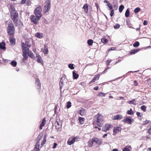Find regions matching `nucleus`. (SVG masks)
I'll return each mask as SVG.
<instances>
[{
	"mask_svg": "<svg viewBox=\"0 0 151 151\" xmlns=\"http://www.w3.org/2000/svg\"><path fill=\"white\" fill-rule=\"evenodd\" d=\"M35 84L37 86V89H40L41 87V83L39 79H36Z\"/></svg>",
	"mask_w": 151,
	"mask_h": 151,
	"instance_id": "obj_15",
	"label": "nucleus"
},
{
	"mask_svg": "<svg viewBox=\"0 0 151 151\" xmlns=\"http://www.w3.org/2000/svg\"><path fill=\"white\" fill-rule=\"evenodd\" d=\"M34 150V151H39L40 149L37 148H35Z\"/></svg>",
	"mask_w": 151,
	"mask_h": 151,
	"instance_id": "obj_61",
	"label": "nucleus"
},
{
	"mask_svg": "<svg viewBox=\"0 0 151 151\" xmlns=\"http://www.w3.org/2000/svg\"><path fill=\"white\" fill-rule=\"evenodd\" d=\"M7 31L9 35H11L14 34L15 32L14 27L12 23H9L7 27Z\"/></svg>",
	"mask_w": 151,
	"mask_h": 151,
	"instance_id": "obj_4",
	"label": "nucleus"
},
{
	"mask_svg": "<svg viewBox=\"0 0 151 151\" xmlns=\"http://www.w3.org/2000/svg\"><path fill=\"white\" fill-rule=\"evenodd\" d=\"M106 93H105L103 92H101L100 93L98 96H106Z\"/></svg>",
	"mask_w": 151,
	"mask_h": 151,
	"instance_id": "obj_40",
	"label": "nucleus"
},
{
	"mask_svg": "<svg viewBox=\"0 0 151 151\" xmlns=\"http://www.w3.org/2000/svg\"><path fill=\"white\" fill-rule=\"evenodd\" d=\"M120 27V25L119 24H115L114 26V27L115 29H118Z\"/></svg>",
	"mask_w": 151,
	"mask_h": 151,
	"instance_id": "obj_47",
	"label": "nucleus"
},
{
	"mask_svg": "<svg viewBox=\"0 0 151 151\" xmlns=\"http://www.w3.org/2000/svg\"><path fill=\"white\" fill-rule=\"evenodd\" d=\"M45 46V48L43 49V50H42V51L44 54H48V51L47 49V48H46L45 47V45H44Z\"/></svg>",
	"mask_w": 151,
	"mask_h": 151,
	"instance_id": "obj_30",
	"label": "nucleus"
},
{
	"mask_svg": "<svg viewBox=\"0 0 151 151\" xmlns=\"http://www.w3.org/2000/svg\"><path fill=\"white\" fill-rule=\"evenodd\" d=\"M70 140V139H69L67 141V144L69 145H71L73 144L75 142V140H74L73 138L71 140Z\"/></svg>",
	"mask_w": 151,
	"mask_h": 151,
	"instance_id": "obj_26",
	"label": "nucleus"
},
{
	"mask_svg": "<svg viewBox=\"0 0 151 151\" xmlns=\"http://www.w3.org/2000/svg\"><path fill=\"white\" fill-rule=\"evenodd\" d=\"M121 130V128L120 127H116L114 128L113 130V134L114 135L118 132H119Z\"/></svg>",
	"mask_w": 151,
	"mask_h": 151,
	"instance_id": "obj_11",
	"label": "nucleus"
},
{
	"mask_svg": "<svg viewBox=\"0 0 151 151\" xmlns=\"http://www.w3.org/2000/svg\"><path fill=\"white\" fill-rule=\"evenodd\" d=\"M140 10H134V12L135 13H137Z\"/></svg>",
	"mask_w": 151,
	"mask_h": 151,
	"instance_id": "obj_63",
	"label": "nucleus"
},
{
	"mask_svg": "<svg viewBox=\"0 0 151 151\" xmlns=\"http://www.w3.org/2000/svg\"><path fill=\"white\" fill-rule=\"evenodd\" d=\"M136 114L138 116H140V113L139 112H137V113H136Z\"/></svg>",
	"mask_w": 151,
	"mask_h": 151,
	"instance_id": "obj_62",
	"label": "nucleus"
},
{
	"mask_svg": "<svg viewBox=\"0 0 151 151\" xmlns=\"http://www.w3.org/2000/svg\"><path fill=\"white\" fill-rule=\"evenodd\" d=\"M36 61L39 63H40L42 65H43V62L41 57L37 53H35Z\"/></svg>",
	"mask_w": 151,
	"mask_h": 151,
	"instance_id": "obj_6",
	"label": "nucleus"
},
{
	"mask_svg": "<svg viewBox=\"0 0 151 151\" xmlns=\"http://www.w3.org/2000/svg\"><path fill=\"white\" fill-rule=\"evenodd\" d=\"M139 45V42L138 41H136L133 44V46L135 47H137Z\"/></svg>",
	"mask_w": 151,
	"mask_h": 151,
	"instance_id": "obj_32",
	"label": "nucleus"
},
{
	"mask_svg": "<svg viewBox=\"0 0 151 151\" xmlns=\"http://www.w3.org/2000/svg\"><path fill=\"white\" fill-rule=\"evenodd\" d=\"M42 10H35L34 13L35 16L40 19L42 16L41 11Z\"/></svg>",
	"mask_w": 151,
	"mask_h": 151,
	"instance_id": "obj_10",
	"label": "nucleus"
},
{
	"mask_svg": "<svg viewBox=\"0 0 151 151\" xmlns=\"http://www.w3.org/2000/svg\"><path fill=\"white\" fill-rule=\"evenodd\" d=\"M10 43L12 45H14L15 44V39L14 37H10L9 39Z\"/></svg>",
	"mask_w": 151,
	"mask_h": 151,
	"instance_id": "obj_21",
	"label": "nucleus"
},
{
	"mask_svg": "<svg viewBox=\"0 0 151 151\" xmlns=\"http://www.w3.org/2000/svg\"><path fill=\"white\" fill-rule=\"evenodd\" d=\"M22 49L23 50L22 55L23 57V61H24V60H27L28 58V57L27 55V53L28 51L27 49H26V46L24 43H22Z\"/></svg>",
	"mask_w": 151,
	"mask_h": 151,
	"instance_id": "obj_3",
	"label": "nucleus"
},
{
	"mask_svg": "<svg viewBox=\"0 0 151 151\" xmlns=\"http://www.w3.org/2000/svg\"><path fill=\"white\" fill-rule=\"evenodd\" d=\"M44 7H45L46 9H49L50 8V2H48L44 6Z\"/></svg>",
	"mask_w": 151,
	"mask_h": 151,
	"instance_id": "obj_31",
	"label": "nucleus"
},
{
	"mask_svg": "<svg viewBox=\"0 0 151 151\" xmlns=\"http://www.w3.org/2000/svg\"><path fill=\"white\" fill-rule=\"evenodd\" d=\"M88 5L87 4H86L83 6V8L84 9H88Z\"/></svg>",
	"mask_w": 151,
	"mask_h": 151,
	"instance_id": "obj_43",
	"label": "nucleus"
},
{
	"mask_svg": "<svg viewBox=\"0 0 151 151\" xmlns=\"http://www.w3.org/2000/svg\"><path fill=\"white\" fill-rule=\"evenodd\" d=\"M73 78L74 79H76L78 78L79 75L76 73L74 71L73 72Z\"/></svg>",
	"mask_w": 151,
	"mask_h": 151,
	"instance_id": "obj_27",
	"label": "nucleus"
},
{
	"mask_svg": "<svg viewBox=\"0 0 151 151\" xmlns=\"http://www.w3.org/2000/svg\"><path fill=\"white\" fill-rule=\"evenodd\" d=\"M66 81V79L65 77H62L60 80L59 83L60 88L61 89L64 85V83Z\"/></svg>",
	"mask_w": 151,
	"mask_h": 151,
	"instance_id": "obj_9",
	"label": "nucleus"
},
{
	"mask_svg": "<svg viewBox=\"0 0 151 151\" xmlns=\"http://www.w3.org/2000/svg\"><path fill=\"white\" fill-rule=\"evenodd\" d=\"M135 100H136L135 99H133L132 100H130V101H128L127 102L128 103H129V104H133L135 105L136 104L134 103V101H135Z\"/></svg>",
	"mask_w": 151,
	"mask_h": 151,
	"instance_id": "obj_34",
	"label": "nucleus"
},
{
	"mask_svg": "<svg viewBox=\"0 0 151 151\" xmlns=\"http://www.w3.org/2000/svg\"><path fill=\"white\" fill-rule=\"evenodd\" d=\"M107 6L109 8V9H113V6L112 5L109 3L107 4Z\"/></svg>",
	"mask_w": 151,
	"mask_h": 151,
	"instance_id": "obj_44",
	"label": "nucleus"
},
{
	"mask_svg": "<svg viewBox=\"0 0 151 151\" xmlns=\"http://www.w3.org/2000/svg\"><path fill=\"white\" fill-rule=\"evenodd\" d=\"M69 68L73 70L74 69V65L73 64H70L68 65Z\"/></svg>",
	"mask_w": 151,
	"mask_h": 151,
	"instance_id": "obj_38",
	"label": "nucleus"
},
{
	"mask_svg": "<svg viewBox=\"0 0 151 151\" xmlns=\"http://www.w3.org/2000/svg\"><path fill=\"white\" fill-rule=\"evenodd\" d=\"M78 120H79V122L81 124H84V120H85L84 118L79 117L78 118Z\"/></svg>",
	"mask_w": 151,
	"mask_h": 151,
	"instance_id": "obj_28",
	"label": "nucleus"
},
{
	"mask_svg": "<svg viewBox=\"0 0 151 151\" xmlns=\"http://www.w3.org/2000/svg\"><path fill=\"white\" fill-rule=\"evenodd\" d=\"M71 106V103L69 101L68 102L67 104V107L68 108H70Z\"/></svg>",
	"mask_w": 151,
	"mask_h": 151,
	"instance_id": "obj_48",
	"label": "nucleus"
},
{
	"mask_svg": "<svg viewBox=\"0 0 151 151\" xmlns=\"http://www.w3.org/2000/svg\"><path fill=\"white\" fill-rule=\"evenodd\" d=\"M26 49H27L28 50V52L27 53V54L29 56V57L30 58H32V59H35V57L34 55L33 54V53L32 52H31L29 51V49L28 48V47H27L26 46Z\"/></svg>",
	"mask_w": 151,
	"mask_h": 151,
	"instance_id": "obj_14",
	"label": "nucleus"
},
{
	"mask_svg": "<svg viewBox=\"0 0 151 151\" xmlns=\"http://www.w3.org/2000/svg\"><path fill=\"white\" fill-rule=\"evenodd\" d=\"M131 149V147L130 146H127L124 148L123 150V151H130Z\"/></svg>",
	"mask_w": 151,
	"mask_h": 151,
	"instance_id": "obj_23",
	"label": "nucleus"
},
{
	"mask_svg": "<svg viewBox=\"0 0 151 151\" xmlns=\"http://www.w3.org/2000/svg\"><path fill=\"white\" fill-rule=\"evenodd\" d=\"M111 60H107L106 63V65H109L110 63L111 62Z\"/></svg>",
	"mask_w": 151,
	"mask_h": 151,
	"instance_id": "obj_51",
	"label": "nucleus"
},
{
	"mask_svg": "<svg viewBox=\"0 0 151 151\" xmlns=\"http://www.w3.org/2000/svg\"><path fill=\"white\" fill-rule=\"evenodd\" d=\"M95 6H96L97 9H99V6L96 3H95Z\"/></svg>",
	"mask_w": 151,
	"mask_h": 151,
	"instance_id": "obj_56",
	"label": "nucleus"
},
{
	"mask_svg": "<svg viewBox=\"0 0 151 151\" xmlns=\"http://www.w3.org/2000/svg\"><path fill=\"white\" fill-rule=\"evenodd\" d=\"M11 65L14 67H16L17 65V62L14 60L12 61L11 62Z\"/></svg>",
	"mask_w": 151,
	"mask_h": 151,
	"instance_id": "obj_35",
	"label": "nucleus"
},
{
	"mask_svg": "<svg viewBox=\"0 0 151 151\" xmlns=\"http://www.w3.org/2000/svg\"><path fill=\"white\" fill-rule=\"evenodd\" d=\"M127 113L128 114H130L131 115H132L133 114L132 111V109H130L129 110L127 111Z\"/></svg>",
	"mask_w": 151,
	"mask_h": 151,
	"instance_id": "obj_41",
	"label": "nucleus"
},
{
	"mask_svg": "<svg viewBox=\"0 0 151 151\" xmlns=\"http://www.w3.org/2000/svg\"><path fill=\"white\" fill-rule=\"evenodd\" d=\"M129 10H126L125 13V16L126 17H128L129 16Z\"/></svg>",
	"mask_w": 151,
	"mask_h": 151,
	"instance_id": "obj_39",
	"label": "nucleus"
},
{
	"mask_svg": "<svg viewBox=\"0 0 151 151\" xmlns=\"http://www.w3.org/2000/svg\"><path fill=\"white\" fill-rule=\"evenodd\" d=\"M134 84H135L134 85L135 86H137L138 84L137 81H134Z\"/></svg>",
	"mask_w": 151,
	"mask_h": 151,
	"instance_id": "obj_59",
	"label": "nucleus"
},
{
	"mask_svg": "<svg viewBox=\"0 0 151 151\" xmlns=\"http://www.w3.org/2000/svg\"><path fill=\"white\" fill-rule=\"evenodd\" d=\"M45 123L46 120H45V118H44V119L42 120L41 123L39 127L40 129H42V127L45 125Z\"/></svg>",
	"mask_w": 151,
	"mask_h": 151,
	"instance_id": "obj_19",
	"label": "nucleus"
},
{
	"mask_svg": "<svg viewBox=\"0 0 151 151\" xmlns=\"http://www.w3.org/2000/svg\"><path fill=\"white\" fill-rule=\"evenodd\" d=\"M139 50V49H134L132 50L130 52V53L131 55L134 54L137 52H138Z\"/></svg>",
	"mask_w": 151,
	"mask_h": 151,
	"instance_id": "obj_24",
	"label": "nucleus"
},
{
	"mask_svg": "<svg viewBox=\"0 0 151 151\" xmlns=\"http://www.w3.org/2000/svg\"><path fill=\"white\" fill-rule=\"evenodd\" d=\"M104 2L105 3L107 4H108V3H109V2L108 1L106 0H104Z\"/></svg>",
	"mask_w": 151,
	"mask_h": 151,
	"instance_id": "obj_60",
	"label": "nucleus"
},
{
	"mask_svg": "<svg viewBox=\"0 0 151 151\" xmlns=\"http://www.w3.org/2000/svg\"><path fill=\"white\" fill-rule=\"evenodd\" d=\"M62 122L60 120H57L55 125L56 129L58 131H60L62 127Z\"/></svg>",
	"mask_w": 151,
	"mask_h": 151,
	"instance_id": "obj_5",
	"label": "nucleus"
},
{
	"mask_svg": "<svg viewBox=\"0 0 151 151\" xmlns=\"http://www.w3.org/2000/svg\"><path fill=\"white\" fill-rule=\"evenodd\" d=\"M99 77L100 76L98 74L96 75L94 77L92 80L91 81L90 83H91L92 82H95L96 80H98L99 79Z\"/></svg>",
	"mask_w": 151,
	"mask_h": 151,
	"instance_id": "obj_18",
	"label": "nucleus"
},
{
	"mask_svg": "<svg viewBox=\"0 0 151 151\" xmlns=\"http://www.w3.org/2000/svg\"><path fill=\"white\" fill-rule=\"evenodd\" d=\"M118 150L117 149H113L112 151H118Z\"/></svg>",
	"mask_w": 151,
	"mask_h": 151,
	"instance_id": "obj_64",
	"label": "nucleus"
},
{
	"mask_svg": "<svg viewBox=\"0 0 151 151\" xmlns=\"http://www.w3.org/2000/svg\"><path fill=\"white\" fill-rule=\"evenodd\" d=\"M40 139V138L39 140L37 142V143H36L35 147V148H37L38 149H39L40 147V143L39 142V141Z\"/></svg>",
	"mask_w": 151,
	"mask_h": 151,
	"instance_id": "obj_36",
	"label": "nucleus"
},
{
	"mask_svg": "<svg viewBox=\"0 0 151 151\" xmlns=\"http://www.w3.org/2000/svg\"><path fill=\"white\" fill-rule=\"evenodd\" d=\"M123 117L122 115L119 114L115 115L112 117V119L113 120H119L122 119Z\"/></svg>",
	"mask_w": 151,
	"mask_h": 151,
	"instance_id": "obj_13",
	"label": "nucleus"
},
{
	"mask_svg": "<svg viewBox=\"0 0 151 151\" xmlns=\"http://www.w3.org/2000/svg\"><path fill=\"white\" fill-rule=\"evenodd\" d=\"M110 68H109V67H108L107 68H106L105 69V70H104V71L103 73H106L107 71V69Z\"/></svg>",
	"mask_w": 151,
	"mask_h": 151,
	"instance_id": "obj_57",
	"label": "nucleus"
},
{
	"mask_svg": "<svg viewBox=\"0 0 151 151\" xmlns=\"http://www.w3.org/2000/svg\"><path fill=\"white\" fill-rule=\"evenodd\" d=\"M11 18L14 21V23L17 24L18 19V13L16 10H12L10 12Z\"/></svg>",
	"mask_w": 151,
	"mask_h": 151,
	"instance_id": "obj_2",
	"label": "nucleus"
},
{
	"mask_svg": "<svg viewBox=\"0 0 151 151\" xmlns=\"http://www.w3.org/2000/svg\"><path fill=\"white\" fill-rule=\"evenodd\" d=\"M0 48L3 50L5 49V44L4 42L0 43Z\"/></svg>",
	"mask_w": 151,
	"mask_h": 151,
	"instance_id": "obj_29",
	"label": "nucleus"
},
{
	"mask_svg": "<svg viewBox=\"0 0 151 151\" xmlns=\"http://www.w3.org/2000/svg\"><path fill=\"white\" fill-rule=\"evenodd\" d=\"M36 37L40 39H41L43 37V35L42 33L37 32L35 35Z\"/></svg>",
	"mask_w": 151,
	"mask_h": 151,
	"instance_id": "obj_20",
	"label": "nucleus"
},
{
	"mask_svg": "<svg viewBox=\"0 0 151 151\" xmlns=\"http://www.w3.org/2000/svg\"><path fill=\"white\" fill-rule=\"evenodd\" d=\"M143 24L144 25H147V21L146 20H145L144 21Z\"/></svg>",
	"mask_w": 151,
	"mask_h": 151,
	"instance_id": "obj_53",
	"label": "nucleus"
},
{
	"mask_svg": "<svg viewBox=\"0 0 151 151\" xmlns=\"http://www.w3.org/2000/svg\"><path fill=\"white\" fill-rule=\"evenodd\" d=\"M124 8V5H121L119 7L118 9H123Z\"/></svg>",
	"mask_w": 151,
	"mask_h": 151,
	"instance_id": "obj_49",
	"label": "nucleus"
},
{
	"mask_svg": "<svg viewBox=\"0 0 151 151\" xmlns=\"http://www.w3.org/2000/svg\"><path fill=\"white\" fill-rule=\"evenodd\" d=\"M110 125L109 124H106L104 127L102 128V130L104 132H106L109 130Z\"/></svg>",
	"mask_w": 151,
	"mask_h": 151,
	"instance_id": "obj_17",
	"label": "nucleus"
},
{
	"mask_svg": "<svg viewBox=\"0 0 151 151\" xmlns=\"http://www.w3.org/2000/svg\"><path fill=\"white\" fill-rule=\"evenodd\" d=\"M93 89L95 90H98L99 89V87L98 86H96Z\"/></svg>",
	"mask_w": 151,
	"mask_h": 151,
	"instance_id": "obj_58",
	"label": "nucleus"
},
{
	"mask_svg": "<svg viewBox=\"0 0 151 151\" xmlns=\"http://www.w3.org/2000/svg\"><path fill=\"white\" fill-rule=\"evenodd\" d=\"M148 132L149 134H151V127L148 129Z\"/></svg>",
	"mask_w": 151,
	"mask_h": 151,
	"instance_id": "obj_55",
	"label": "nucleus"
},
{
	"mask_svg": "<svg viewBox=\"0 0 151 151\" xmlns=\"http://www.w3.org/2000/svg\"><path fill=\"white\" fill-rule=\"evenodd\" d=\"M141 109L144 112H145L146 111V107L145 105H143L141 106Z\"/></svg>",
	"mask_w": 151,
	"mask_h": 151,
	"instance_id": "obj_42",
	"label": "nucleus"
},
{
	"mask_svg": "<svg viewBox=\"0 0 151 151\" xmlns=\"http://www.w3.org/2000/svg\"><path fill=\"white\" fill-rule=\"evenodd\" d=\"M101 41L104 43H106L108 41V40L106 38H104L101 39Z\"/></svg>",
	"mask_w": 151,
	"mask_h": 151,
	"instance_id": "obj_37",
	"label": "nucleus"
},
{
	"mask_svg": "<svg viewBox=\"0 0 151 151\" xmlns=\"http://www.w3.org/2000/svg\"><path fill=\"white\" fill-rule=\"evenodd\" d=\"M113 5L114 8L115 9H117L118 7L117 1L116 0H113Z\"/></svg>",
	"mask_w": 151,
	"mask_h": 151,
	"instance_id": "obj_16",
	"label": "nucleus"
},
{
	"mask_svg": "<svg viewBox=\"0 0 151 151\" xmlns=\"http://www.w3.org/2000/svg\"><path fill=\"white\" fill-rule=\"evenodd\" d=\"M114 10H111V12L110 15L111 16V17H112L114 15Z\"/></svg>",
	"mask_w": 151,
	"mask_h": 151,
	"instance_id": "obj_50",
	"label": "nucleus"
},
{
	"mask_svg": "<svg viewBox=\"0 0 151 151\" xmlns=\"http://www.w3.org/2000/svg\"><path fill=\"white\" fill-rule=\"evenodd\" d=\"M24 44L25 45V46L27 47V46L29 47H31V44L30 43H29L28 42H26L25 44L24 43Z\"/></svg>",
	"mask_w": 151,
	"mask_h": 151,
	"instance_id": "obj_46",
	"label": "nucleus"
},
{
	"mask_svg": "<svg viewBox=\"0 0 151 151\" xmlns=\"http://www.w3.org/2000/svg\"><path fill=\"white\" fill-rule=\"evenodd\" d=\"M96 117V125L100 127H102L104 123L102 116L98 114Z\"/></svg>",
	"mask_w": 151,
	"mask_h": 151,
	"instance_id": "obj_1",
	"label": "nucleus"
},
{
	"mask_svg": "<svg viewBox=\"0 0 151 151\" xmlns=\"http://www.w3.org/2000/svg\"><path fill=\"white\" fill-rule=\"evenodd\" d=\"M94 142L93 141V138L91 139L88 142V146L89 147H91L93 145V142Z\"/></svg>",
	"mask_w": 151,
	"mask_h": 151,
	"instance_id": "obj_25",
	"label": "nucleus"
},
{
	"mask_svg": "<svg viewBox=\"0 0 151 151\" xmlns=\"http://www.w3.org/2000/svg\"><path fill=\"white\" fill-rule=\"evenodd\" d=\"M57 146V144L56 143H54L53 144V146L52 148L53 149H55L56 147Z\"/></svg>",
	"mask_w": 151,
	"mask_h": 151,
	"instance_id": "obj_52",
	"label": "nucleus"
},
{
	"mask_svg": "<svg viewBox=\"0 0 151 151\" xmlns=\"http://www.w3.org/2000/svg\"><path fill=\"white\" fill-rule=\"evenodd\" d=\"M73 138L74 139V140H75V141L76 140H77L79 139V137H74Z\"/></svg>",
	"mask_w": 151,
	"mask_h": 151,
	"instance_id": "obj_54",
	"label": "nucleus"
},
{
	"mask_svg": "<svg viewBox=\"0 0 151 151\" xmlns=\"http://www.w3.org/2000/svg\"><path fill=\"white\" fill-rule=\"evenodd\" d=\"M29 0H22L21 1V3L22 4H25L26 2L28 3Z\"/></svg>",
	"mask_w": 151,
	"mask_h": 151,
	"instance_id": "obj_45",
	"label": "nucleus"
},
{
	"mask_svg": "<svg viewBox=\"0 0 151 151\" xmlns=\"http://www.w3.org/2000/svg\"><path fill=\"white\" fill-rule=\"evenodd\" d=\"M133 121V119L130 117H128L122 120L123 122L130 124H132V122Z\"/></svg>",
	"mask_w": 151,
	"mask_h": 151,
	"instance_id": "obj_8",
	"label": "nucleus"
},
{
	"mask_svg": "<svg viewBox=\"0 0 151 151\" xmlns=\"http://www.w3.org/2000/svg\"><path fill=\"white\" fill-rule=\"evenodd\" d=\"M30 19L32 22L34 23L35 24H37L38 21L40 20V18L37 17L35 16L32 15L30 16Z\"/></svg>",
	"mask_w": 151,
	"mask_h": 151,
	"instance_id": "obj_7",
	"label": "nucleus"
},
{
	"mask_svg": "<svg viewBox=\"0 0 151 151\" xmlns=\"http://www.w3.org/2000/svg\"><path fill=\"white\" fill-rule=\"evenodd\" d=\"M93 141L99 145H101L102 143V140L101 139L94 138H93Z\"/></svg>",
	"mask_w": 151,
	"mask_h": 151,
	"instance_id": "obj_12",
	"label": "nucleus"
},
{
	"mask_svg": "<svg viewBox=\"0 0 151 151\" xmlns=\"http://www.w3.org/2000/svg\"><path fill=\"white\" fill-rule=\"evenodd\" d=\"M47 135L46 134H45L43 140L42 141L41 143V145L43 146L44 145L46 142V138H47Z\"/></svg>",
	"mask_w": 151,
	"mask_h": 151,
	"instance_id": "obj_22",
	"label": "nucleus"
},
{
	"mask_svg": "<svg viewBox=\"0 0 151 151\" xmlns=\"http://www.w3.org/2000/svg\"><path fill=\"white\" fill-rule=\"evenodd\" d=\"M93 41L91 39H89L87 41V43L88 45H91L93 43Z\"/></svg>",
	"mask_w": 151,
	"mask_h": 151,
	"instance_id": "obj_33",
	"label": "nucleus"
}]
</instances>
